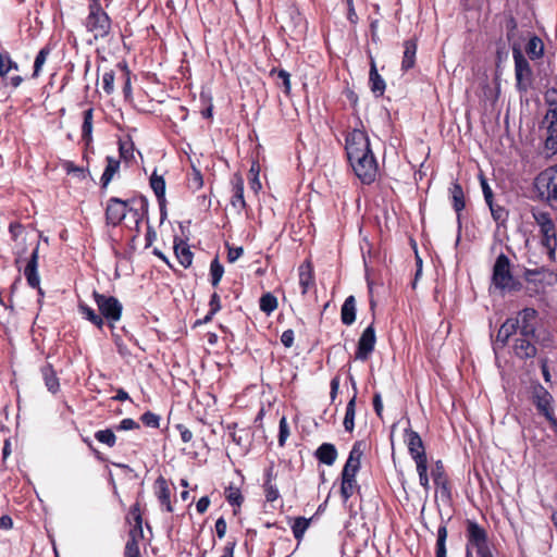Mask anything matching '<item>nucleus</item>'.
Returning a JSON list of instances; mask_svg holds the SVG:
<instances>
[{
	"label": "nucleus",
	"instance_id": "obj_1",
	"mask_svg": "<svg viewBox=\"0 0 557 557\" xmlns=\"http://www.w3.org/2000/svg\"><path fill=\"white\" fill-rule=\"evenodd\" d=\"M136 200H122L117 197H111L107 202L106 208V221L107 224L117 226L126 216L127 212L134 218L136 227L143 219L144 212L147 210V200L145 198L139 199L140 208H134L131 203H135Z\"/></svg>",
	"mask_w": 557,
	"mask_h": 557
},
{
	"label": "nucleus",
	"instance_id": "obj_2",
	"mask_svg": "<svg viewBox=\"0 0 557 557\" xmlns=\"http://www.w3.org/2000/svg\"><path fill=\"white\" fill-rule=\"evenodd\" d=\"M492 285L502 294L518 292L521 283L512 275L510 260L505 253H500L493 265Z\"/></svg>",
	"mask_w": 557,
	"mask_h": 557
},
{
	"label": "nucleus",
	"instance_id": "obj_3",
	"mask_svg": "<svg viewBox=\"0 0 557 557\" xmlns=\"http://www.w3.org/2000/svg\"><path fill=\"white\" fill-rule=\"evenodd\" d=\"M535 188L541 200L557 211V164L541 172L535 178Z\"/></svg>",
	"mask_w": 557,
	"mask_h": 557
},
{
	"label": "nucleus",
	"instance_id": "obj_4",
	"mask_svg": "<svg viewBox=\"0 0 557 557\" xmlns=\"http://www.w3.org/2000/svg\"><path fill=\"white\" fill-rule=\"evenodd\" d=\"M86 29L94 35L95 40L103 39L110 35L112 23L110 16L101 5H88V15L85 20Z\"/></svg>",
	"mask_w": 557,
	"mask_h": 557
},
{
	"label": "nucleus",
	"instance_id": "obj_5",
	"mask_svg": "<svg viewBox=\"0 0 557 557\" xmlns=\"http://www.w3.org/2000/svg\"><path fill=\"white\" fill-rule=\"evenodd\" d=\"M348 161L355 174L363 184L369 185L375 181L379 165L372 149L350 158Z\"/></svg>",
	"mask_w": 557,
	"mask_h": 557
},
{
	"label": "nucleus",
	"instance_id": "obj_6",
	"mask_svg": "<svg viewBox=\"0 0 557 557\" xmlns=\"http://www.w3.org/2000/svg\"><path fill=\"white\" fill-rule=\"evenodd\" d=\"M512 58L515 61L516 87L520 92H527L532 85L533 72L529 61L523 55L520 44H511Z\"/></svg>",
	"mask_w": 557,
	"mask_h": 557
},
{
	"label": "nucleus",
	"instance_id": "obj_7",
	"mask_svg": "<svg viewBox=\"0 0 557 557\" xmlns=\"http://www.w3.org/2000/svg\"><path fill=\"white\" fill-rule=\"evenodd\" d=\"M92 297L98 307L100 315L106 319L110 325L113 327V324L120 321L122 317L123 306L117 298L114 296H107L103 294L94 290Z\"/></svg>",
	"mask_w": 557,
	"mask_h": 557
},
{
	"label": "nucleus",
	"instance_id": "obj_8",
	"mask_svg": "<svg viewBox=\"0 0 557 557\" xmlns=\"http://www.w3.org/2000/svg\"><path fill=\"white\" fill-rule=\"evenodd\" d=\"M369 149H371L370 139L364 131L355 128L346 135L345 150L348 159L359 156Z\"/></svg>",
	"mask_w": 557,
	"mask_h": 557
},
{
	"label": "nucleus",
	"instance_id": "obj_9",
	"mask_svg": "<svg viewBox=\"0 0 557 557\" xmlns=\"http://www.w3.org/2000/svg\"><path fill=\"white\" fill-rule=\"evenodd\" d=\"M466 557H473V547L490 540L487 530L474 520L466 521Z\"/></svg>",
	"mask_w": 557,
	"mask_h": 557
},
{
	"label": "nucleus",
	"instance_id": "obj_10",
	"mask_svg": "<svg viewBox=\"0 0 557 557\" xmlns=\"http://www.w3.org/2000/svg\"><path fill=\"white\" fill-rule=\"evenodd\" d=\"M532 401L537 412L545 417V419L550 418V414L554 413V398L549 392L540 383L533 385L532 387Z\"/></svg>",
	"mask_w": 557,
	"mask_h": 557
},
{
	"label": "nucleus",
	"instance_id": "obj_11",
	"mask_svg": "<svg viewBox=\"0 0 557 557\" xmlns=\"http://www.w3.org/2000/svg\"><path fill=\"white\" fill-rule=\"evenodd\" d=\"M537 315L539 313L534 308H524L518 312L515 321H518V331L520 336H535Z\"/></svg>",
	"mask_w": 557,
	"mask_h": 557
},
{
	"label": "nucleus",
	"instance_id": "obj_12",
	"mask_svg": "<svg viewBox=\"0 0 557 557\" xmlns=\"http://www.w3.org/2000/svg\"><path fill=\"white\" fill-rule=\"evenodd\" d=\"M376 343V335L373 323L364 329L358 339L355 357L357 360L366 361L373 352Z\"/></svg>",
	"mask_w": 557,
	"mask_h": 557
},
{
	"label": "nucleus",
	"instance_id": "obj_13",
	"mask_svg": "<svg viewBox=\"0 0 557 557\" xmlns=\"http://www.w3.org/2000/svg\"><path fill=\"white\" fill-rule=\"evenodd\" d=\"M405 442L407 444L408 451L411 458L414 460L416 465H418L419 462H428L425 448L422 438L418 432L411 429H406Z\"/></svg>",
	"mask_w": 557,
	"mask_h": 557
},
{
	"label": "nucleus",
	"instance_id": "obj_14",
	"mask_svg": "<svg viewBox=\"0 0 557 557\" xmlns=\"http://www.w3.org/2000/svg\"><path fill=\"white\" fill-rule=\"evenodd\" d=\"M362 455H363V443L356 442L352 445L349 456L346 460V463L344 465V468L342 470V479H356V475L361 466Z\"/></svg>",
	"mask_w": 557,
	"mask_h": 557
},
{
	"label": "nucleus",
	"instance_id": "obj_15",
	"mask_svg": "<svg viewBox=\"0 0 557 557\" xmlns=\"http://www.w3.org/2000/svg\"><path fill=\"white\" fill-rule=\"evenodd\" d=\"M38 248L39 245L33 250L30 258L25 267L24 275L27 280V283L33 288H38L40 295H44L41 288L39 287L40 278L38 275Z\"/></svg>",
	"mask_w": 557,
	"mask_h": 557
},
{
	"label": "nucleus",
	"instance_id": "obj_16",
	"mask_svg": "<svg viewBox=\"0 0 557 557\" xmlns=\"http://www.w3.org/2000/svg\"><path fill=\"white\" fill-rule=\"evenodd\" d=\"M546 273L543 270H525L524 278L528 283V293L530 296L543 293L545 289L544 278Z\"/></svg>",
	"mask_w": 557,
	"mask_h": 557
},
{
	"label": "nucleus",
	"instance_id": "obj_17",
	"mask_svg": "<svg viewBox=\"0 0 557 557\" xmlns=\"http://www.w3.org/2000/svg\"><path fill=\"white\" fill-rule=\"evenodd\" d=\"M154 494L161 506H163L168 512H173V506L171 504V491L166 480L162 475H160L154 482Z\"/></svg>",
	"mask_w": 557,
	"mask_h": 557
},
{
	"label": "nucleus",
	"instance_id": "obj_18",
	"mask_svg": "<svg viewBox=\"0 0 557 557\" xmlns=\"http://www.w3.org/2000/svg\"><path fill=\"white\" fill-rule=\"evenodd\" d=\"M532 337H523L520 336L516 338L513 350L518 358L520 359H531L534 358L537 354V349L535 345L531 342Z\"/></svg>",
	"mask_w": 557,
	"mask_h": 557
},
{
	"label": "nucleus",
	"instance_id": "obj_19",
	"mask_svg": "<svg viewBox=\"0 0 557 557\" xmlns=\"http://www.w3.org/2000/svg\"><path fill=\"white\" fill-rule=\"evenodd\" d=\"M150 186L158 199V203L160 207L161 219L166 215L165 212V181L162 176L157 175L154 172L150 177Z\"/></svg>",
	"mask_w": 557,
	"mask_h": 557
},
{
	"label": "nucleus",
	"instance_id": "obj_20",
	"mask_svg": "<svg viewBox=\"0 0 557 557\" xmlns=\"http://www.w3.org/2000/svg\"><path fill=\"white\" fill-rule=\"evenodd\" d=\"M129 515L132 516L134 520V525L128 532V540L127 541H135L139 543V541L144 537V531H143V517L139 508V504L136 503L132 506L129 510Z\"/></svg>",
	"mask_w": 557,
	"mask_h": 557
},
{
	"label": "nucleus",
	"instance_id": "obj_21",
	"mask_svg": "<svg viewBox=\"0 0 557 557\" xmlns=\"http://www.w3.org/2000/svg\"><path fill=\"white\" fill-rule=\"evenodd\" d=\"M369 84L371 91L376 96H383L386 84L383 77L379 74L375 61L372 57H370V73H369Z\"/></svg>",
	"mask_w": 557,
	"mask_h": 557
},
{
	"label": "nucleus",
	"instance_id": "obj_22",
	"mask_svg": "<svg viewBox=\"0 0 557 557\" xmlns=\"http://www.w3.org/2000/svg\"><path fill=\"white\" fill-rule=\"evenodd\" d=\"M174 252L182 267L187 269L193 263V252L189 246L181 238H174Z\"/></svg>",
	"mask_w": 557,
	"mask_h": 557
},
{
	"label": "nucleus",
	"instance_id": "obj_23",
	"mask_svg": "<svg viewBox=\"0 0 557 557\" xmlns=\"http://www.w3.org/2000/svg\"><path fill=\"white\" fill-rule=\"evenodd\" d=\"M315 458L326 466H332L337 458V449L331 443L321 444L314 453Z\"/></svg>",
	"mask_w": 557,
	"mask_h": 557
},
{
	"label": "nucleus",
	"instance_id": "obj_24",
	"mask_svg": "<svg viewBox=\"0 0 557 557\" xmlns=\"http://www.w3.org/2000/svg\"><path fill=\"white\" fill-rule=\"evenodd\" d=\"M299 285L301 294L306 295L311 286L314 285L313 270L309 261L304 262L298 268Z\"/></svg>",
	"mask_w": 557,
	"mask_h": 557
},
{
	"label": "nucleus",
	"instance_id": "obj_25",
	"mask_svg": "<svg viewBox=\"0 0 557 557\" xmlns=\"http://www.w3.org/2000/svg\"><path fill=\"white\" fill-rule=\"evenodd\" d=\"M451 196L453 208L457 213V220L460 224V212L465 209V195L461 185L458 182H454L449 187Z\"/></svg>",
	"mask_w": 557,
	"mask_h": 557
},
{
	"label": "nucleus",
	"instance_id": "obj_26",
	"mask_svg": "<svg viewBox=\"0 0 557 557\" xmlns=\"http://www.w3.org/2000/svg\"><path fill=\"white\" fill-rule=\"evenodd\" d=\"M356 298L355 296H348L341 309V320L345 325H351L356 321Z\"/></svg>",
	"mask_w": 557,
	"mask_h": 557
},
{
	"label": "nucleus",
	"instance_id": "obj_27",
	"mask_svg": "<svg viewBox=\"0 0 557 557\" xmlns=\"http://www.w3.org/2000/svg\"><path fill=\"white\" fill-rule=\"evenodd\" d=\"M417 53V42L413 39L404 42V57L401 62V70L408 71L414 66Z\"/></svg>",
	"mask_w": 557,
	"mask_h": 557
},
{
	"label": "nucleus",
	"instance_id": "obj_28",
	"mask_svg": "<svg viewBox=\"0 0 557 557\" xmlns=\"http://www.w3.org/2000/svg\"><path fill=\"white\" fill-rule=\"evenodd\" d=\"M120 170V160L114 157H107V166L101 175V188H107L114 175Z\"/></svg>",
	"mask_w": 557,
	"mask_h": 557
},
{
	"label": "nucleus",
	"instance_id": "obj_29",
	"mask_svg": "<svg viewBox=\"0 0 557 557\" xmlns=\"http://www.w3.org/2000/svg\"><path fill=\"white\" fill-rule=\"evenodd\" d=\"M78 312L82 314V317L89 322H91L95 326H97L99 330H101L104 325L103 318L96 312L91 307H89L84 301L78 302Z\"/></svg>",
	"mask_w": 557,
	"mask_h": 557
},
{
	"label": "nucleus",
	"instance_id": "obj_30",
	"mask_svg": "<svg viewBox=\"0 0 557 557\" xmlns=\"http://www.w3.org/2000/svg\"><path fill=\"white\" fill-rule=\"evenodd\" d=\"M231 205L239 210L246 207V201L244 199V181L240 176H236L234 178Z\"/></svg>",
	"mask_w": 557,
	"mask_h": 557
},
{
	"label": "nucleus",
	"instance_id": "obj_31",
	"mask_svg": "<svg viewBox=\"0 0 557 557\" xmlns=\"http://www.w3.org/2000/svg\"><path fill=\"white\" fill-rule=\"evenodd\" d=\"M41 375L49 392L55 394L60 388L59 379L50 363L41 368Z\"/></svg>",
	"mask_w": 557,
	"mask_h": 557
},
{
	"label": "nucleus",
	"instance_id": "obj_32",
	"mask_svg": "<svg viewBox=\"0 0 557 557\" xmlns=\"http://www.w3.org/2000/svg\"><path fill=\"white\" fill-rule=\"evenodd\" d=\"M525 52L531 60L542 58L544 53V44L542 39L535 35L531 36L525 45Z\"/></svg>",
	"mask_w": 557,
	"mask_h": 557
},
{
	"label": "nucleus",
	"instance_id": "obj_33",
	"mask_svg": "<svg viewBox=\"0 0 557 557\" xmlns=\"http://www.w3.org/2000/svg\"><path fill=\"white\" fill-rule=\"evenodd\" d=\"M356 399L357 395L355 394L347 403L346 412L343 421L345 431L349 433H351L355 429Z\"/></svg>",
	"mask_w": 557,
	"mask_h": 557
},
{
	"label": "nucleus",
	"instance_id": "obj_34",
	"mask_svg": "<svg viewBox=\"0 0 557 557\" xmlns=\"http://www.w3.org/2000/svg\"><path fill=\"white\" fill-rule=\"evenodd\" d=\"M259 308L262 312L270 315L277 308V298L272 293H265L260 297Z\"/></svg>",
	"mask_w": 557,
	"mask_h": 557
},
{
	"label": "nucleus",
	"instance_id": "obj_35",
	"mask_svg": "<svg viewBox=\"0 0 557 557\" xmlns=\"http://www.w3.org/2000/svg\"><path fill=\"white\" fill-rule=\"evenodd\" d=\"M18 69V65L16 62H14L11 57H10V53L8 51H1L0 52V77L2 79L5 78L7 74L11 71V70H17Z\"/></svg>",
	"mask_w": 557,
	"mask_h": 557
},
{
	"label": "nucleus",
	"instance_id": "obj_36",
	"mask_svg": "<svg viewBox=\"0 0 557 557\" xmlns=\"http://www.w3.org/2000/svg\"><path fill=\"white\" fill-rule=\"evenodd\" d=\"M359 488L356 479H342L341 496L343 502L346 503L354 495L355 491Z\"/></svg>",
	"mask_w": 557,
	"mask_h": 557
},
{
	"label": "nucleus",
	"instance_id": "obj_37",
	"mask_svg": "<svg viewBox=\"0 0 557 557\" xmlns=\"http://www.w3.org/2000/svg\"><path fill=\"white\" fill-rule=\"evenodd\" d=\"M310 519H306L304 517H298L294 520V523L292 524V531L294 534V537L300 542L304 537L305 532L309 528Z\"/></svg>",
	"mask_w": 557,
	"mask_h": 557
},
{
	"label": "nucleus",
	"instance_id": "obj_38",
	"mask_svg": "<svg viewBox=\"0 0 557 557\" xmlns=\"http://www.w3.org/2000/svg\"><path fill=\"white\" fill-rule=\"evenodd\" d=\"M447 528L441 524L437 529L436 557H446Z\"/></svg>",
	"mask_w": 557,
	"mask_h": 557
},
{
	"label": "nucleus",
	"instance_id": "obj_39",
	"mask_svg": "<svg viewBox=\"0 0 557 557\" xmlns=\"http://www.w3.org/2000/svg\"><path fill=\"white\" fill-rule=\"evenodd\" d=\"M224 268L220 263L218 257H215L210 264V275H211V284L213 287H216L223 276Z\"/></svg>",
	"mask_w": 557,
	"mask_h": 557
},
{
	"label": "nucleus",
	"instance_id": "obj_40",
	"mask_svg": "<svg viewBox=\"0 0 557 557\" xmlns=\"http://www.w3.org/2000/svg\"><path fill=\"white\" fill-rule=\"evenodd\" d=\"M95 438L109 447H113L116 443V436L112 429L97 431L95 433Z\"/></svg>",
	"mask_w": 557,
	"mask_h": 557
},
{
	"label": "nucleus",
	"instance_id": "obj_41",
	"mask_svg": "<svg viewBox=\"0 0 557 557\" xmlns=\"http://www.w3.org/2000/svg\"><path fill=\"white\" fill-rule=\"evenodd\" d=\"M49 53H50V49L48 47H44L42 49L39 50V52L37 53V55L35 58V62H34L33 77L39 76L41 69H42L44 64L46 63V60H47V57L49 55Z\"/></svg>",
	"mask_w": 557,
	"mask_h": 557
},
{
	"label": "nucleus",
	"instance_id": "obj_42",
	"mask_svg": "<svg viewBox=\"0 0 557 557\" xmlns=\"http://www.w3.org/2000/svg\"><path fill=\"white\" fill-rule=\"evenodd\" d=\"M120 157L124 161H131L134 159V144L131 139L119 141Z\"/></svg>",
	"mask_w": 557,
	"mask_h": 557
},
{
	"label": "nucleus",
	"instance_id": "obj_43",
	"mask_svg": "<svg viewBox=\"0 0 557 557\" xmlns=\"http://www.w3.org/2000/svg\"><path fill=\"white\" fill-rule=\"evenodd\" d=\"M490 210H491V214L493 216V219L497 222V223H504L507 218H508V211L502 207V206H498L496 203L491 202V205H487Z\"/></svg>",
	"mask_w": 557,
	"mask_h": 557
},
{
	"label": "nucleus",
	"instance_id": "obj_44",
	"mask_svg": "<svg viewBox=\"0 0 557 557\" xmlns=\"http://www.w3.org/2000/svg\"><path fill=\"white\" fill-rule=\"evenodd\" d=\"M473 550L476 553V557H494V545L491 540L476 545Z\"/></svg>",
	"mask_w": 557,
	"mask_h": 557
},
{
	"label": "nucleus",
	"instance_id": "obj_45",
	"mask_svg": "<svg viewBox=\"0 0 557 557\" xmlns=\"http://www.w3.org/2000/svg\"><path fill=\"white\" fill-rule=\"evenodd\" d=\"M417 466V472L419 475L420 485L428 491L430 488L429 475H428V462H419Z\"/></svg>",
	"mask_w": 557,
	"mask_h": 557
},
{
	"label": "nucleus",
	"instance_id": "obj_46",
	"mask_svg": "<svg viewBox=\"0 0 557 557\" xmlns=\"http://www.w3.org/2000/svg\"><path fill=\"white\" fill-rule=\"evenodd\" d=\"M278 429H280L278 430V445L281 447H283L286 443V440L289 436V426H288L287 419L285 416H283L280 419Z\"/></svg>",
	"mask_w": 557,
	"mask_h": 557
},
{
	"label": "nucleus",
	"instance_id": "obj_47",
	"mask_svg": "<svg viewBox=\"0 0 557 557\" xmlns=\"http://www.w3.org/2000/svg\"><path fill=\"white\" fill-rule=\"evenodd\" d=\"M226 499L231 505L240 506L244 502V497L237 487L230 486L226 490Z\"/></svg>",
	"mask_w": 557,
	"mask_h": 557
},
{
	"label": "nucleus",
	"instance_id": "obj_48",
	"mask_svg": "<svg viewBox=\"0 0 557 557\" xmlns=\"http://www.w3.org/2000/svg\"><path fill=\"white\" fill-rule=\"evenodd\" d=\"M532 216L540 227L545 226L553 221L548 212L535 208L532 209Z\"/></svg>",
	"mask_w": 557,
	"mask_h": 557
},
{
	"label": "nucleus",
	"instance_id": "obj_49",
	"mask_svg": "<svg viewBox=\"0 0 557 557\" xmlns=\"http://www.w3.org/2000/svg\"><path fill=\"white\" fill-rule=\"evenodd\" d=\"M140 420L148 428L157 429L160 425V417L151 411L143 413Z\"/></svg>",
	"mask_w": 557,
	"mask_h": 557
},
{
	"label": "nucleus",
	"instance_id": "obj_50",
	"mask_svg": "<svg viewBox=\"0 0 557 557\" xmlns=\"http://www.w3.org/2000/svg\"><path fill=\"white\" fill-rule=\"evenodd\" d=\"M102 89L107 95H111L114 90V72L108 71L102 75Z\"/></svg>",
	"mask_w": 557,
	"mask_h": 557
},
{
	"label": "nucleus",
	"instance_id": "obj_51",
	"mask_svg": "<svg viewBox=\"0 0 557 557\" xmlns=\"http://www.w3.org/2000/svg\"><path fill=\"white\" fill-rule=\"evenodd\" d=\"M431 475H432L434 483H441L442 482L441 480L446 478L445 469H444L443 462L441 460H437L435 462V466L431 471Z\"/></svg>",
	"mask_w": 557,
	"mask_h": 557
},
{
	"label": "nucleus",
	"instance_id": "obj_52",
	"mask_svg": "<svg viewBox=\"0 0 557 557\" xmlns=\"http://www.w3.org/2000/svg\"><path fill=\"white\" fill-rule=\"evenodd\" d=\"M124 557H141L139 543L133 541H127L124 550Z\"/></svg>",
	"mask_w": 557,
	"mask_h": 557
},
{
	"label": "nucleus",
	"instance_id": "obj_53",
	"mask_svg": "<svg viewBox=\"0 0 557 557\" xmlns=\"http://www.w3.org/2000/svg\"><path fill=\"white\" fill-rule=\"evenodd\" d=\"M502 330L506 332L509 338L516 334L518 331V321H515V318H508L502 325Z\"/></svg>",
	"mask_w": 557,
	"mask_h": 557
},
{
	"label": "nucleus",
	"instance_id": "obj_54",
	"mask_svg": "<svg viewBox=\"0 0 557 557\" xmlns=\"http://www.w3.org/2000/svg\"><path fill=\"white\" fill-rule=\"evenodd\" d=\"M263 488H264V495H265V499L267 502H275L276 499H278L280 497V493H278V490L276 487V485L274 484H263Z\"/></svg>",
	"mask_w": 557,
	"mask_h": 557
},
{
	"label": "nucleus",
	"instance_id": "obj_55",
	"mask_svg": "<svg viewBox=\"0 0 557 557\" xmlns=\"http://www.w3.org/2000/svg\"><path fill=\"white\" fill-rule=\"evenodd\" d=\"M139 428H140L139 423H137L135 420H133L131 418H125L115 426V430L116 431H129V430H135V429H139Z\"/></svg>",
	"mask_w": 557,
	"mask_h": 557
},
{
	"label": "nucleus",
	"instance_id": "obj_56",
	"mask_svg": "<svg viewBox=\"0 0 557 557\" xmlns=\"http://www.w3.org/2000/svg\"><path fill=\"white\" fill-rule=\"evenodd\" d=\"M277 78L281 79L282 82V85H283V88H284V92L286 95H289L290 92V75L287 71L285 70H278L277 71Z\"/></svg>",
	"mask_w": 557,
	"mask_h": 557
},
{
	"label": "nucleus",
	"instance_id": "obj_57",
	"mask_svg": "<svg viewBox=\"0 0 557 557\" xmlns=\"http://www.w3.org/2000/svg\"><path fill=\"white\" fill-rule=\"evenodd\" d=\"M542 245L548 250L550 255H554L557 247V236H542Z\"/></svg>",
	"mask_w": 557,
	"mask_h": 557
},
{
	"label": "nucleus",
	"instance_id": "obj_58",
	"mask_svg": "<svg viewBox=\"0 0 557 557\" xmlns=\"http://www.w3.org/2000/svg\"><path fill=\"white\" fill-rule=\"evenodd\" d=\"M481 186H482V191L484 195L485 202L487 205H491V202H493L494 196H493L492 188L490 187L488 183L486 182V180L484 177L481 178Z\"/></svg>",
	"mask_w": 557,
	"mask_h": 557
},
{
	"label": "nucleus",
	"instance_id": "obj_59",
	"mask_svg": "<svg viewBox=\"0 0 557 557\" xmlns=\"http://www.w3.org/2000/svg\"><path fill=\"white\" fill-rule=\"evenodd\" d=\"M243 253H244L243 247H228L227 261L233 263L237 259H239L243 256Z\"/></svg>",
	"mask_w": 557,
	"mask_h": 557
},
{
	"label": "nucleus",
	"instance_id": "obj_60",
	"mask_svg": "<svg viewBox=\"0 0 557 557\" xmlns=\"http://www.w3.org/2000/svg\"><path fill=\"white\" fill-rule=\"evenodd\" d=\"M294 331L288 329L284 331L281 335V343L286 347L289 348L294 345Z\"/></svg>",
	"mask_w": 557,
	"mask_h": 557
},
{
	"label": "nucleus",
	"instance_id": "obj_61",
	"mask_svg": "<svg viewBox=\"0 0 557 557\" xmlns=\"http://www.w3.org/2000/svg\"><path fill=\"white\" fill-rule=\"evenodd\" d=\"M226 529H227V524H226V521L223 517H220L216 521H215V533L218 535V537L221 540L225 536L226 534Z\"/></svg>",
	"mask_w": 557,
	"mask_h": 557
},
{
	"label": "nucleus",
	"instance_id": "obj_62",
	"mask_svg": "<svg viewBox=\"0 0 557 557\" xmlns=\"http://www.w3.org/2000/svg\"><path fill=\"white\" fill-rule=\"evenodd\" d=\"M91 133H92V123L91 122H83L82 138L86 144H89L91 141Z\"/></svg>",
	"mask_w": 557,
	"mask_h": 557
},
{
	"label": "nucleus",
	"instance_id": "obj_63",
	"mask_svg": "<svg viewBox=\"0 0 557 557\" xmlns=\"http://www.w3.org/2000/svg\"><path fill=\"white\" fill-rule=\"evenodd\" d=\"M176 429L180 432L181 438L184 443H189L193 440L191 431L184 424H177Z\"/></svg>",
	"mask_w": 557,
	"mask_h": 557
},
{
	"label": "nucleus",
	"instance_id": "obj_64",
	"mask_svg": "<svg viewBox=\"0 0 557 557\" xmlns=\"http://www.w3.org/2000/svg\"><path fill=\"white\" fill-rule=\"evenodd\" d=\"M211 314H215L221 309V301L220 296L218 293H213L211 295L210 301H209Z\"/></svg>",
	"mask_w": 557,
	"mask_h": 557
}]
</instances>
